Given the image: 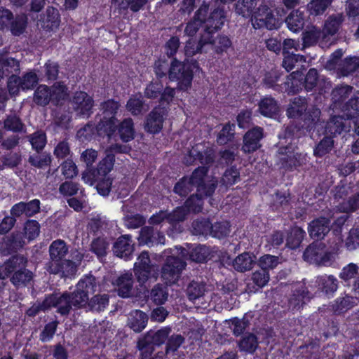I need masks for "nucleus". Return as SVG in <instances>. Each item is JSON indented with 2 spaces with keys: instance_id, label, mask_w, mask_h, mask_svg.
Masks as SVG:
<instances>
[{
  "instance_id": "obj_1",
  "label": "nucleus",
  "mask_w": 359,
  "mask_h": 359,
  "mask_svg": "<svg viewBox=\"0 0 359 359\" xmlns=\"http://www.w3.org/2000/svg\"><path fill=\"white\" fill-rule=\"evenodd\" d=\"M27 259L22 255L12 256L0 266V279L10 277L16 288L28 286L34 278L32 271L27 269Z\"/></svg>"
},
{
  "instance_id": "obj_2",
  "label": "nucleus",
  "mask_w": 359,
  "mask_h": 359,
  "mask_svg": "<svg viewBox=\"0 0 359 359\" xmlns=\"http://www.w3.org/2000/svg\"><path fill=\"white\" fill-rule=\"evenodd\" d=\"M163 255L166 259L161 267V278L167 284H175L187 266L185 259L180 256L178 247L165 250Z\"/></svg>"
},
{
  "instance_id": "obj_3",
  "label": "nucleus",
  "mask_w": 359,
  "mask_h": 359,
  "mask_svg": "<svg viewBox=\"0 0 359 359\" xmlns=\"http://www.w3.org/2000/svg\"><path fill=\"white\" fill-rule=\"evenodd\" d=\"M192 67L193 69L190 65L181 62L174 58L170 63L168 72L169 79L178 81V88L182 90H187L191 85L194 69H199L196 61L193 62Z\"/></svg>"
},
{
  "instance_id": "obj_4",
  "label": "nucleus",
  "mask_w": 359,
  "mask_h": 359,
  "mask_svg": "<svg viewBox=\"0 0 359 359\" xmlns=\"http://www.w3.org/2000/svg\"><path fill=\"white\" fill-rule=\"evenodd\" d=\"M303 257L311 264L328 266L334 261V252L322 242H313L306 248Z\"/></svg>"
},
{
  "instance_id": "obj_5",
  "label": "nucleus",
  "mask_w": 359,
  "mask_h": 359,
  "mask_svg": "<svg viewBox=\"0 0 359 359\" xmlns=\"http://www.w3.org/2000/svg\"><path fill=\"white\" fill-rule=\"evenodd\" d=\"M201 6H205V14L202 18L204 24L203 34L212 36V34L219 30L224 25L226 19V13L223 8H217L208 14V5L204 3Z\"/></svg>"
},
{
  "instance_id": "obj_6",
  "label": "nucleus",
  "mask_w": 359,
  "mask_h": 359,
  "mask_svg": "<svg viewBox=\"0 0 359 359\" xmlns=\"http://www.w3.org/2000/svg\"><path fill=\"white\" fill-rule=\"evenodd\" d=\"M252 24L255 29L265 27L271 30L277 29L278 27V20L273 15L271 9L266 5L259 6L254 14Z\"/></svg>"
},
{
  "instance_id": "obj_7",
  "label": "nucleus",
  "mask_w": 359,
  "mask_h": 359,
  "mask_svg": "<svg viewBox=\"0 0 359 359\" xmlns=\"http://www.w3.org/2000/svg\"><path fill=\"white\" fill-rule=\"evenodd\" d=\"M71 297L69 292L62 294H53L45 298V306L56 309V312L61 316H68L71 311L74 309L72 304Z\"/></svg>"
},
{
  "instance_id": "obj_8",
  "label": "nucleus",
  "mask_w": 359,
  "mask_h": 359,
  "mask_svg": "<svg viewBox=\"0 0 359 359\" xmlns=\"http://www.w3.org/2000/svg\"><path fill=\"white\" fill-rule=\"evenodd\" d=\"M68 250L66 243L62 240L57 239L52 242L48 250L50 259L46 264V269L48 272L57 271V264L65 259Z\"/></svg>"
},
{
  "instance_id": "obj_9",
  "label": "nucleus",
  "mask_w": 359,
  "mask_h": 359,
  "mask_svg": "<svg viewBox=\"0 0 359 359\" xmlns=\"http://www.w3.org/2000/svg\"><path fill=\"white\" fill-rule=\"evenodd\" d=\"M130 149L126 145L114 144L105 150L106 156L97 165V172L99 175H106L114 167L115 154L127 153Z\"/></svg>"
},
{
  "instance_id": "obj_10",
  "label": "nucleus",
  "mask_w": 359,
  "mask_h": 359,
  "mask_svg": "<svg viewBox=\"0 0 359 359\" xmlns=\"http://www.w3.org/2000/svg\"><path fill=\"white\" fill-rule=\"evenodd\" d=\"M71 103L77 115L88 117L92 113L94 101L86 92L78 91L74 94Z\"/></svg>"
},
{
  "instance_id": "obj_11",
  "label": "nucleus",
  "mask_w": 359,
  "mask_h": 359,
  "mask_svg": "<svg viewBox=\"0 0 359 359\" xmlns=\"http://www.w3.org/2000/svg\"><path fill=\"white\" fill-rule=\"evenodd\" d=\"M290 148L280 147L279 154H284L285 156L280 159L281 165L286 170H293L298 167L303 166L307 162V156L304 153H290Z\"/></svg>"
},
{
  "instance_id": "obj_12",
  "label": "nucleus",
  "mask_w": 359,
  "mask_h": 359,
  "mask_svg": "<svg viewBox=\"0 0 359 359\" xmlns=\"http://www.w3.org/2000/svg\"><path fill=\"white\" fill-rule=\"evenodd\" d=\"M264 137L263 128L255 126L249 130L243 137L242 150L245 153H251L261 147L260 140Z\"/></svg>"
},
{
  "instance_id": "obj_13",
  "label": "nucleus",
  "mask_w": 359,
  "mask_h": 359,
  "mask_svg": "<svg viewBox=\"0 0 359 359\" xmlns=\"http://www.w3.org/2000/svg\"><path fill=\"white\" fill-rule=\"evenodd\" d=\"M41 202L39 199H33L29 202H19L11 208V215L20 217L25 215L27 217H31L40 212Z\"/></svg>"
},
{
  "instance_id": "obj_14",
  "label": "nucleus",
  "mask_w": 359,
  "mask_h": 359,
  "mask_svg": "<svg viewBox=\"0 0 359 359\" xmlns=\"http://www.w3.org/2000/svg\"><path fill=\"white\" fill-rule=\"evenodd\" d=\"M331 220L330 218L320 217L312 220L308 227L310 236L314 239H323L330 231Z\"/></svg>"
},
{
  "instance_id": "obj_15",
  "label": "nucleus",
  "mask_w": 359,
  "mask_h": 359,
  "mask_svg": "<svg viewBox=\"0 0 359 359\" xmlns=\"http://www.w3.org/2000/svg\"><path fill=\"white\" fill-rule=\"evenodd\" d=\"M138 240L140 244L151 246L156 244H163L165 236L156 228L146 226L141 229Z\"/></svg>"
},
{
  "instance_id": "obj_16",
  "label": "nucleus",
  "mask_w": 359,
  "mask_h": 359,
  "mask_svg": "<svg viewBox=\"0 0 359 359\" xmlns=\"http://www.w3.org/2000/svg\"><path fill=\"white\" fill-rule=\"evenodd\" d=\"M311 298L307 288L302 284L294 285L288 299V306L292 310H299Z\"/></svg>"
},
{
  "instance_id": "obj_17",
  "label": "nucleus",
  "mask_w": 359,
  "mask_h": 359,
  "mask_svg": "<svg viewBox=\"0 0 359 359\" xmlns=\"http://www.w3.org/2000/svg\"><path fill=\"white\" fill-rule=\"evenodd\" d=\"M180 255L184 259H189L195 262L201 263L205 262L210 255V248L203 245H198L191 248L189 251L183 248H178Z\"/></svg>"
},
{
  "instance_id": "obj_18",
  "label": "nucleus",
  "mask_w": 359,
  "mask_h": 359,
  "mask_svg": "<svg viewBox=\"0 0 359 359\" xmlns=\"http://www.w3.org/2000/svg\"><path fill=\"white\" fill-rule=\"evenodd\" d=\"M344 20V18L342 13L333 14L327 18L323 29V40L325 42L331 43V37L337 33Z\"/></svg>"
},
{
  "instance_id": "obj_19",
  "label": "nucleus",
  "mask_w": 359,
  "mask_h": 359,
  "mask_svg": "<svg viewBox=\"0 0 359 359\" xmlns=\"http://www.w3.org/2000/svg\"><path fill=\"white\" fill-rule=\"evenodd\" d=\"M114 253L117 257L128 259L134 250L131 236L124 235L120 236L114 244Z\"/></svg>"
},
{
  "instance_id": "obj_20",
  "label": "nucleus",
  "mask_w": 359,
  "mask_h": 359,
  "mask_svg": "<svg viewBox=\"0 0 359 359\" xmlns=\"http://www.w3.org/2000/svg\"><path fill=\"white\" fill-rule=\"evenodd\" d=\"M353 90V88L348 85L335 87L331 93V100L333 108L340 109L341 110L346 100L349 99Z\"/></svg>"
},
{
  "instance_id": "obj_21",
  "label": "nucleus",
  "mask_w": 359,
  "mask_h": 359,
  "mask_svg": "<svg viewBox=\"0 0 359 359\" xmlns=\"http://www.w3.org/2000/svg\"><path fill=\"white\" fill-rule=\"evenodd\" d=\"M257 262L256 256L245 252L238 255L232 262L233 268L238 272L244 273L250 271Z\"/></svg>"
},
{
  "instance_id": "obj_22",
  "label": "nucleus",
  "mask_w": 359,
  "mask_h": 359,
  "mask_svg": "<svg viewBox=\"0 0 359 359\" xmlns=\"http://www.w3.org/2000/svg\"><path fill=\"white\" fill-rule=\"evenodd\" d=\"M350 130V125L342 116H333L327 122L325 133L327 135H337Z\"/></svg>"
},
{
  "instance_id": "obj_23",
  "label": "nucleus",
  "mask_w": 359,
  "mask_h": 359,
  "mask_svg": "<svg viewBox=\"0 0 359 359\" xmlns=\"http://www.w3.org/2000/svg\"><path fill=\"white\" fill-rule=\"evenodd\" d=\"M163 118L161 109H153L147 116L144 129L150 133H158L163 127Z\"/></svg>"
},
{
  "instance_id": "obj_24",
  "label": "nucleus",
  "mask_w": 359,
  "mask_h": 359,
  "mask_svg": "<svg viewBox=\"0 0 359 359\" xmlns=\"http://www.w3.org/2000/svg\"><path fill=\"white\" fill-rule=\"evenodd\" d=\"M259 113L266 117L276 116L280 110L278 102L271 96H266L260 100L258 104Z\"/></svg>"
},
{
  "instance_id": "obj_25",
  "label": "nucleus",
  "mask_w": 359,
  "mask_h": 359,
  "mask_svg": "<svg viewBox=\"0 0 359 359\" xmlns=\"http://www.w3.org/2000/svg\"><path fill=\"white\" fill-rule=\"evenodd\" d=\"M358 303V299L348 294L337 297L331 305L335 314H341L351 309Z\"/></svg>"
},
{
  "instance_id": "obj_26",
  "label": "nucleus",
  "mask_w": 359,
  "mask_h": 359,
  "mask_svg": "<svg viewBox=\"0 0 359 359\" xmlns=\"http://www.w3.org/2000/svg\"><path fill=\"white\" fill-rule=\"evenodd\" d=\"M118 294L123 298L129 297L133 287V276L132 273H125L116 280Z\"/></svg>"
},
{
  "instance_id": "obj_27",
  "label": "nucleus",
  "mask_w": 359,
  "mask_h": 359,
  "mask_svg": "<svg viewBox=\"0 0 359 359\" xmlns=\"http://www.w3.org/2000/svg\"><path fill=\"white\" fill-rule=\"evenodd\" d=\"M211 42L212 36H205V34H203L201 35L198 41H196L194 39H191L186 43L184 47L185 54L187 56H193L196 53H202L203 51L204 47Z\"/></svg>"
},
{
  "instance_id": "obj_28",
  "label": "nucleus",
  "mask_w": 359,
  "mask_h": 359,
  "mask_svg": "<svg viewBox=\"0 0 359 359\" xmlns=\"http://www.w3.org/2000/svg\"><path fill=\"white\" fill-rule=\"evenodd\" d=\"M60 23V17L57 8L48 6L46 13L41 19V27L47 31H53L58 28Z\"/></svg>"
},
{
  "instance_id": "obj_29",
  "label": "nucleus",
  "mask_w": 359,
  "mask_h": 359,
  "mask_svg": "<svg viewBox=\"0 0 359 359\" xmlns=\"http://www.w3.org/2000/svg\"><path fill=\"white\" fill-rule=\"evenodd\" d=\"M316 283L319 289L326 294H333L338 289L339 281L332 275L324 274L317 277Z\"/></svg>"
},
{
  "instance_id": "obj_30",
  "label": "nucleus",
  "mask_w": 359,
  "mask_h": 359,
  "mask_svg": "<svg viewBox=\"0 0 359 359\" xmlns=\"http://www.w3.org/2000/svg\"><path fill=\"white\" fill-rule=\"evenodd\" d=\"M308 107L307 100L302 97H296L291 100L287 109V116L297 118L302 116Z\"/></svg>"
},
{
  "instance_id": "obj_31",
  "label": "nucleus",
  "mask_w": 359,
  "mask_h": 359,
  "mask_svg": "<svg viewBox=\"0 0 359 359\" xmlns=\"http://www.w3.org/2000/svg\"><path fill=\"white\" fill-rule=\"evenodd\" d=\"M205 14V6H201L196 11L193 18L188 22L184 29V33L187 36H193L198 31L203 24V16Z\"/></svg>"
},
{
  "instance_id": "obj_32",
  "label": "nucleus",
  "mask_w": 359,
  "mask_h": 359,
  "mask_svg": "<svg viewBox=\"0 0 359 359\" xmlns=\"http://www.w3.org/2000/svg\"><path fill=\"white\" fill-rule=\"evenodd\" d=\"M304 13L299 9L292 11L285 19L288 29L293 32H297L303 29L304 25Z\"/></svg>"
},
{
  "instance_id": "obj_33",
  "label": "nucleus",
  "mask_w": 359,
  "mask_h": 359,
  "mask_svg": "<svg viewBox=\"0 0 359 359\" xmlns=\"http://www.w3.org/2000/svg\"><path fill=\"white\" fill-rule=\"evenodd\" d=\"M303 41L305 46H310L316 44L320 41V45L322 47H328L331 43L325 42L323 40V32L319 29L313 27V29L306 32L303 35Z\"/></svg>"
},
{
  "instance_id": "obj_34",
  "label": "nucleus",
  "mask_w": 359,
  "mask_h": 359,
  "mask_svg": "<svg viewBox=\"0 0 359 359\" xmlns=\"http://www.w3.org/2000/svg\"><path fill=\"white\" fill-rule=\"evenodd\" d=\"M147 316L142 311L135 310L130 313L128 325L136 332H141L147 323Z\"/></svg>"
},
{
  "instance_id": "obj_35",
  "label": "nucleus",
  "mask_w": 359,
  "mask_h": 359,
  "mask_svg": "<svg viewBox=\"0 0 359 359\" xmlns=\"http://www.w3.org/2000/svg\"><path fill=\"white\" fill-rule=\"evenodd\" d=\"M0 72L4 76H16L20 72V63L13 57L0 59Z\"/></svg>"
},
{
  "instance_id": "obj_36",
  "label": "nucleus",
  "mask_w": 359,
  "mask_h": 359,
  "mask_svg": "<svg viewBox=\"0 0 359 359\" xmlns=\"http://www.w3.org/2000/svg\"><path fill=\"white\" fill-rule=\"evenodd\" d=\"M109 304V295L97 294L88 300L87 308L93 312L100 313L104 311Z\"/></svg>"
},
{
  "instance_id": "obj_37",
  "label": "nucleus",
  "mask_w": 359,
  "mask_h": 359,
  "mask_svg": "<svg viewBox=\"0 0 359 359\" xmlns=\"http://www.w3.org/2000/svg\"><path fill=\"white\" fill-rule=\"evenodd\" d=\"M305 235L306 232L302 228L298 226L291 228L286 238V245L291 249L297 248Z\"/></svg>"
},
{
  "instance_id": "obj_38",
  "label": "nucleus",
  "mask_w": 359,
  "mask_h": 359,
  "mask_svg": "<svg viewBox=\"0 0 359 359\" xmlns=\"http://www.w3.org/2000/svg\"><path fill=\"white\" fill-rule=\"evenodd\" d=\"M118 132L122 141L128 142L135 136V129L133 119L125 118L118 126Z\"/></svg>"
},
{
  "instance_id": "obj_39",
  "label": "nucleus",
  "mask_w": 359,
  "mask_h": 359,
  "mask_svg": "<svg viewBox=\"0 0 359 359\" xmlns=\"http://www.w3.org/2000/svg\"><path fill=\"white\" fill-rule=\"evenodd\" d=\"M115 117H103L96 126L97 132L100 135L110 137L117 128Z\"/></svg>"
},
{
  "instance_id": "obj_40",
  "label": "nucleus",
  "mask_w": 359,
  "mask_h": 359,
  "mask_svg": "<svg viewBox=\"0 0 359 359\" xmlns=\"http://www.w3.org/2000/svg\"><path fill=\"white\" fill-rule=\"evenodd\" d=\"M186 291L189 299L194 302L205 295V284L203 282L192 280L189 283Z\"/></svg>"
},
{
  "instance_id": "obj_41",
  "label": "nucleus",
  "mask_w": 359,
  "mask_h": 359,
  "mask_svg": "<svg viewBox=\"0 0 359 359\" xmlns=\"http://www.w3.org/2000/svg\"><path fill=\"white\" fill-rule=\"evenodd\" d=\"M257 0H238L235 4V12L243 18H249L254 13Z\"/></svg>"
},
{
  "instance_id": "obj_42",
  "label": "nucleus",
  "mask_w": 359,
  "mask_h": 359,
  "mask_svg": "<svg viewBox=\"0 0 359 359\" xmlns=\"http://www.w3.org/2000/svg\"><path fill=\"white\" fill-rule=\"evenodd\" d=\"M341 111L348 118H352L359 115V92L351 96L344 104Z\"/></svg>"
},
{
  "instance_id": "obj_43",
  "label": "nucleus",
  "mask_w": 359,
  "mask_h": 359,
  "mask_svg": "<svg viewBox=\"0 0 359 359\" xmlns=\"http://www.w3.org/2000/svg\"><path fill=\"white\" fill-rule=\"evenodd\" d=\"M334 145L333 137L327 134L315 147L313 155L317 157H323L333 149Z\"/></svg>"
},
{
  "instance_id": "obj_44",
  "label": "nucleus",
  "mask_w": 359,
  "mask_h": 359,
  "mask_svg": "<svg viewBox=\"0 0 359 359\" xmlns=\"http://www.w3.org/2000/svg\"><path fill=\"white\" fill-rule=\"evenodd\" d=\"M189 154L195 160L198 159L202 164L210 165L215 160V151L212 148H207L204 151H200L197 147H193L189 151Z\"/></svg>"
},
{
  "instance_id": "obj_45",
  "label": "nucleus",
  "mask_w": 359,
  "mask_h": 359,
  "mask_svg": "<svg viewBox=\"0 0 359 359\" xmlns=\"http://www.w3.org/2000/svg\"><path fill=\"white\" fill-rule=\"evenodd\" d=\"M126 107L133 116L142 114L148 109L141 96L138 97L136 96L130 97L126 103Z\"/></svg>"
},
{
  "instance_id": "obj_46",
  "label": "nucleus",
  "mask_w": 359,
  "mask_h": 359,
  "mask_svg": "<svg viewBox=\"0 0 359 359\" xmlns=\"http://www.w3.org/2000/svg\"><path fill=\"white\" fill-rule=\"evenodd\" d=\"M4 128L13 133H20L25 130V126L18 116L12 114L6 116L4 121Z\"/></svg>"
},
{
  "instance_id": "obj_47",
  "label": "nucleus",
  "mask_w": 359,
  "mask_h": 359,
  "mask_svg": "<svg viewBox=\"0 0 359 359\" xmlns=\"http://www.w3.org/2000/svg\"><path fill=\"white\" fill-rule=\"evenodd\" d=\"M359 69V58L357 57H347L338 68L339 72L343 76H347Z\"/></svg>"
},
{
  "instance_id": "obj_48",
  "label": "nucleus",
  "mask_w": 359,
  "mask_h": 359,
  "mask_svg": "<svg viewBox=\"0 0 359 359\" xmlns=\"http://www.w3.org/2000/svg\"><path fill=\"white\" fill-rule=\"evenodd\" d=\"M151 299L157 305L163 304L168 299V291L167 286L156 284L151 290Z\"/></svg>"
},
{
  "instance_id": "obj_49",
  "label": "nucleus",
  "mask_w": 359,
  "mask_h": 359,
  "mask_svg": "<svg viewBox=\"0 0 359 359\" xmlns=\"http://www.w3.org/2000/svg\"><path fill=\"white\" fill-rule=\"evenodd\" d=\"M50 87L46 85L39 86L34 94V101L41 106H46L51 102V92Z\"/></svg>"
},
{
  "instance_id": "obj_50",
  "label": "nucleus",
  "mask_w": 359,
  "mask_h": 359,
  "mask_svg": "<svg viewBox=\"0 0 359 359\" xmlns=\"http://www.w3.org/2000/svg\"><path fill=\"white\" fill-rule=\"evenodd\" d=\"M333 0H311L307 4V11L311 15H323Z\"/></svg>"
},
{
  "instance_id": "obj_51",
  "label": "nucleus",
  "mask_w": 359,
  "mask_h": 359,
  "mask_svg": "<svg viewBox=\"0 0 359 359\" xmlns=\"http://www.w3.org/2000/svg\"><path fill=\"white\" fill-rule=\"evenodd\" d=\"M109 246V241L107 238L98 237L93 240L90 244V250L95 253L98 258L105 257Z\"/></svg>"
},
{
  "instance_id": "obj_52",
  "label": "nucleus",
  "mask_w": 359,
  "mask_h": 359,
  "mask_svg": "<svg viewBox=\"0 0 359 359\" xmlns=\"http://www.w3.org/2000/svg\"><path fill=\"white\" fill-rule=\"evenodd\" d=\"M76 287L88 295L94 293L97 287L96 278L91 274L86 275L78 282Z\"/></svg>"
},
{
  "instance_id": "obj_53",
  "label": "nucleus",
  "mask_w": 359,
  "mask_h": 359,
  "mask_svg": "<svg viewBox=\"0 0 359 359\" xmlns=\"http://www.w3.org/2000/svg\"><path fill=\"white\" fill-rule=\"evenodd\" d=\"M57 266L58 269H56L57 271L55 272H49L53 274H57L61 273L62 276L69 277L73 276L76 273L77 271L76 264L73 261H70V259H63L57 264Z\"/></svg>"
},
{
  "instance_id": "obj_54",
  "label": "nucleus",
  "mask_w": 359,
  "mask_h": 359,
  "mask_svg": "<svg viewBox=\"0 0 359 359\" xmlns=\"http://www.w3.org/2000/svg\"><path fill=\"white\" fill-rule=\"evenodd\" d=\"M69 294L71 297V302L75 309L87 308L89 297L83 290H79L76 287L74 292H69Z\"/></svg>"
},
{
  "instance_id": "obj_55",
  "label": "nucleus",
  "mask_w": 359,
  "mask_h": 359,
  "mask_svg": "<svg viewBox=\"0 0 359 359\" xmlns=\"http://www.w3.org/2000/svg\"><path fill=\"white\" fill-rule=\"evenodd\" d=\"M4 243L8 250L15 252L23 247L25 241L20 232H13L4 238Z\"/></svg>"
},
{
  "instance_id": "obj_56",
  "label": "nucleus",
  "mask_w": 359,
  "mask_h": 359,
  "mask_svg": "<svg viewBox=\"0 0 359 359\" xmlns=\"http://www.w3.org/2000/svg\"><path fill=\"white\" fill-rule=\"evenodd\" d=\"M230 233V225L226 221L211 224L210 235L217 238H223Z\"/></svg>"
},
{
  "instance_id": "obj_57",
  "label": "nucleus",
  "mask_w": 359,
  "mask_h": 359,
  "mask_svg": "<svg viewBox=\"0 0 359 359\" xmlns=\"http://www.w3.org/2000/svg\"><path fill=\"white\" fill-rule=\"evenodd\" d=\"M235 135V125L226 123L225 124L217 137V142L219 145H224L231 142Z\"/></svg>"
},
{
  "instance_id": "obj_58",
  "label": "nucleus",
  "mask_w": 359,
  "mask_h": 359,
  "mask_svg": "<svg viewBox=\"0 0 359 359\" xmlns=\"http://www.w3.org/2000/svg\"><path fill=\"white\" fill-rule=\"evenodd\" d=\"M238 346L241 351L253 353L258 346L257 338L254 334L248 333L241 339Z\"/></svg>"
},
{
  "instance_id": "obj_59",
  "label": "nucleus",
  "mask_w": 359,
  "mask_h": 359,
  "mask_svg": "<svg viewBox=\"0 0 359 359\" xmlns=\"http://www.w3.org/2000/svg\"><path fill=\"white\" fill-rule=\"evenodd\" d=\"M27 24V18L24 15H20L13 18L8 27L13 35L20 36L25 30Z\"/></svg>"
},
{
  "instance_id": "obj_60",
  "label": "nucleus",
  "mask_w": 359,
  "mask_h": 359,
  "mask_svg": "<svg viewBox=\"0 0 359 359\" xmlns=\"http://www.w3.org/2000/svg\"><path fill=\"white\" fill-rule=\"evenodd\" d=\"M52 161V158L50 154H35L30 155L28 158V162L31 165L37 168H43L50 165Z\"/></svg>"
},
{
  "instance_id": "obj_61",
  "label": "nucleus",
  "mask_w": 359,
  "mask_h": 359,
  "mask_svg": "<svg viewBox=\"0 0 359 359\" xmlns=\"http://www.w3.org/2000/svg\"><path fill=\"white\" fill-rule=\"evenodd\" d=\"M170 331V328L164 327L156 332H149L145 337L147 338L153 344L161 345L168 339Z\"/></svg>"
},
{
  "instance_id": "obj_62",
  "label": "nucleus",
  "mask_w": 359,
  "mask_h": 359,
  "mask_svg": "<svg viewBox=\"0 0 359 359\" xmlns=\"http://www.w3.org/2000/svg\"><path fill=\"white\" fill-rule=\"evenodd\" d=\"M51 102L57 105L67 97V88L61 83H55L50 88Z\"/></svg>"
},
{
  "instance_id": "obj_63",
  "label": "nucleus",
  "mask_w": 359,
  "mask_h": 359,
  "mask_svg": "<svg viewBox=\"0 0 359 359\" xmlns=\"http://www.w3.org/2000/svg\"><path fill=\"white\" fill-rule=\"evenodd\" d=\"M27 137L32 144V149L36 150L38 153L44 148L46 144V135L43 131H36Z\"/></svg>"
},
{
  "instance_id": "obj_64",
  "label": "nucleus",
  "mask_w": 359,
  "mask_h": 359,
  "mask_svg": "<svg viewBox=\"0 0 359 359\" xmlns=\"http://www.w3.org/2000/svg\"><path fill=\"white\" fill-rule=\"evenodd\" d=\"M163 85L161 81H152L146 87L144 95L149 99H156L161 96Z\"/></svg>"
}]
</instances>
